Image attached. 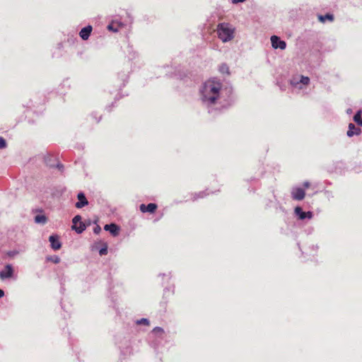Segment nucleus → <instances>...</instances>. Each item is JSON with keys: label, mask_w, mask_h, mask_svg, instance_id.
<instances>
[{"label": "nucleus", "mask_w": 362, "mask_h": 362, "mask_svg": "<svg viewBox=\"0 0 362 362\" xmlns=\"http://www.w3.org/2000/svg\"><path fill=\"white\" fill-rule=\"evenodd\" d=\"M62 167H63V165H61V164H58L57 165V168H59V169H61Z\"/></svg>", "instance_id": "33"}, {"label": "nucleus", "mask_w": 362, "mask_h": 362, "mask_svg": "<svg viewBox=\"0 0 362 362\" xmlns=\"http://www.w3.org/2000/svg\"><path fill=\"white\" fill-rule=\"evenodd\" d=\"M121 25H122V24H119L117 27H115V25H114V23H112L111 24L107 25V29L109 30H111L112 32L116 33V32H117L119 30V28L118 27H119Z\"/></svg>", "instance_id": "21"}, {"label": "nucleus", "mask_w": 362, "mask_h": 362, "mask_svg": "<svg viewBox=\"0 0 362 362\" xmlns=\"http://www.w3.org/2000/svg\"><path fill=\"white\" fill-rule=\"evenodd\" d=\"M271 43L272 46L274 49L279 48L281 50H284L286 49V43L285 41L281 40L278 36L276 35H272L271 37Z\"/></svg>", "instance_id": "4"}, {"label": "nucleus", "mask_w": 362, "mask_h": 362, "mask_svg": "<svg viewBox=\"0 0 362 362\" xmlns=\"http://www.w3.org/2000/svg\"><path fill=\"white\" fill-rule=\"evenodd\" d=\"M152 333L158 337L163 338V335L164 334V330L163 328L160 327H156L152 330Z\"/></svg>", "instance_id": "16"}, {"label": "nucleus", "mask_w": 362, "mask_h": 362, "mask_svg": "<svg viewBox=\"0 0 362 362\" xmlns=\"http://www.w3.org/2000/svg\"><path fill=\"white\" fill-rule=\"evenodd\" d=\"M200 98L206 106H211L223 101L230 104L233 90L230 87L224 86L221 81L211 78L204 82L200 88Z\"/></svg>", "instance_id": "1"}, {"label": "nucleus", "mask_w": 362, "mask_h": 362, "mask_svg": "<svg viewBox=\"0 0 362 362\" xmlns=\"http://www.w3.org/2000/svg\"><path fill=\"white\" fill-rule=\"evenodd\" d=\"M101 230V228L99 226H96L94 228H93V232L95 233V234H98Z\"/></svg>", "instance_id": "27"}, {"label": "nucleus", "mask_w": 362, "mask_h": 362, "mask_svg": "<svg viewBox=\"0 0 362 362\" xmlns=\"http://www.w3.org/2000/svg\"><path fill=\"white\" fill-rule=\"evenodd\" d=\"M204 196V192H200L198 195V198H203Z\"/></svg>", "instance_id": "30"}, {"label": "nucleus", "mask_w": 362, "mask_h": 362, "mask_svg": "<svg viewBox=\"0 0 362 362\" xmlns=\"http://www.w3.org/2000/svg\"><path fill=\"white\" fill-rule=\"evenodd\" d=\"M305 195V190L300 187H293L291 190V197L294 200H302Z\"/></svg>", "instance_id": "5"}, {"label": "nucleus", "mask_w": 362, "mask_h": 362, "mask_svg": "<svg viewBox=\"0 0 362 362\" xmlns=\"http://www.w3.org/2000/svg\"><path fill=\"white\" fill-rule=\"evenodd\" d=\"M313 216V214L311 211L305 212V218L311 219Z\"/></svg>", "instance_id": "26"}, {"label": "nucleus", "mask_w": 362, "mask_h": 362, "mask_svg": "<svg viewBox=\"0 0 362 362\" xmlns=\"http://www.w3.org/2000/svg\"><path fill=\"white\" fill-rule=\"evenodd\" d=\"M346 112H347V114H349V115L351 114V113H352V110H351V109H350V108H349V109H348V110H346Z\"/></svg>", "instance_id": "32"}, {"label": "nucleus", "mask_w": 362, "mask_h": 362, "mask_svg": "<svg viewBox=\"0 0 362 362\" xmlns=\"http://www.w3.org/2000/svg\"><path fill=\"white\" fill-rule=\"evenodd\" d=\"M13 269L11 264H6L3 270L0 272L1 279H10L13 276Z\"/></svg>", "instance_id": "6"}, {"label": "nucleus", "mask_w": 362, "mask_h": 362, "mask_svg": "<svg viewBox=\"0 0 362 362\" xmlns=\"http://www.w3.org/2000/svg\"><path fill=\"white\" fill-rule=\"evenodd\" d=\"M303 187L305 188H308L310 187V182L308 181H305L303 182Z\"/></svg>", "instance_id": "29"}, {"label": "nucleus", "mask_w": 362, "mask_h": 362, "mask_svg": "<svg viewBox=\"0 0 362 362\" xmlns=\"http://www.w3.org/2000/svg\"><path fill=\"white\" fill-rule=\"evenodd\" d=\"M361 133V129L356 127L353 123L349 124V129L347 131V136L351 137L354 135H358Z\"/></svg>", "instance_id": "11"}, {"label": "nucleus", "mask_w": 362, "mask_h": 362, "mask_svg": "<svg viewBox=\"0 0 362 362\" xmlns=\"http://www.w3.org/2000/svg\"><path fill=\"white\" fill-rule=\"evenodd\" d=\"M218 38L223 42H227L232 40L234 37L235 28L230 23H218L216 28Z\"/></svg>", "instance_id": "2"}, {"label": "nucleus", "mask_w": 362, "mask_h": 362, "mask_svg": "<svg viewBox=\"0 0 362 362\" xmlns=\"http://www.w3.org/2000/svg\"><path fill=\"white\" fill-rule=\"evenodd\" d=\"M49 241L50 242L51 247L53 250H57L61 248L62 245L59 240V237L57 235H50L49 238Z\"/></svg>", "instance_id": "8"}, {"label": "nucleus", "mask_w": 362, "mask_h": 362, "mask_svg": "<svg viewBox=\"0 0 362 362\" xmlns=\"http://www.w3.org/2000/svg\"><path fill=\"white\" fill-rule=\"evenodd\" d=\"M139 209L143 213L149 212L152 214L156 210L157 205L154 203H150L148 205L142 204L140 205Z\"/></svg>", "instance_id": "9"}, {"label": "nucleus", "mask_w": 362, "mask_h": 362, "mask_svg": "<svg viewBox=\"0 0 362 362\" xmlns=\"http://www.w3.org/2000/svg\"><path fill=\"white\" fill-rule=\"evenodd\" d=\"M91 31H92V27L90 25H88L81 29V30L79 33V35L83 40H88L90 35Z\"/></svg>", "instance_id": "12"}, {"label": "nucleus", "mask_w": 362, "mask_h": 362, "mask_svg": "<svg viewBox=\"0 0 362 362\" xmlns=\"http://www.w3.org/2000/svg\"><path fill=\"white\" fill-rule=\"evenodd\" d=\"M318 19L322 23H325L327 20H328L329 21H332L334 20V16L330 13H327L324 16L320 15L318 16Z\"/></svg>", "instance_id": "14"}, {"label": "nucleus", "mask_w": 362, "mask_h": 362, "mask_svg": "<svg viewBox=\"0 0 362 362\" xmlns=\"http://www.w3.org/2000/svg\"><path fill=\"white\" fill-rule=\"evenodd\" d=\"M219 71L223 74H228L229 73V68L226 64H223L219 67Z\"/></svg>", "instance_id": "20"}, {"label": "nucleus", "mask_w": 362, "mask_h": 362, "mask_svg": "<svg viewBox=\"0 0 362 362\" xmlns=\"http://www.w3.org/2000/svg\"><path fill=\"white\" fill-rule=\"evenodd\" d=\"M137 325H149V320L146 318H141L140 320H138L136 321Z\"/></svg>", "instance_id": "23"}, {"label": "nucleus", "mask_w": 362, "mask_h": 362, "mask_svg": "<svg viewBox=\"0 0 362 362\" xmlns=\"http://www.w3.org/2000/svg\"><path fill=\"white\" fill-rule=\"evenodd\" d=\"M294 212L300 220L305 219V212L303 211L301 207H300V206L296 207Z\"/></svg>", "instance_id": "13"}, {"label": "nucleus", "mask_w": 362, "mask_h": 362, "mask_svg": "<svg viewBox=\"0 0 362 362\" xmlns=\"http://www.w3.org/2000/svg\"><path fill=\"white\" fill-rule=\"evenodd\" d=\"M47 217L45 215H37L35 217V222L37 223L45 224L47 223Z\"/></svg>", "instance_id": "15"}, {"label": "nucleus", "mask_w": 362, "mask_h": 362, "mask_svg": "<svg viewBox=\"0 0 362 362\" xmlns=\"http://www.w3.org/2000/svg\"><path fill=\"white\" fill-rule=\"evenodd\" d=\"M362 111L359 110L354 115V120L358 124L362 126V119L361 118Z\"/></svg>", "instance_id": "17"}, {"label": "nucleus", "mask_w": 362, "mask_h": 362, "mask_svg": "<svg viewBox=\"0 0 362 362\" xmlns=\"http://www.w3.org/2000/svg\"><path fill=\"white\" fill-rule=\"evenodd\" d=\"M77 198L78 202H77L75 204V206L78 209H81L86 205H88V202L86 198L85 194L83 192H80L77 195Z\"/></svg>", "instance_id": "7"}, {"label": "nucleus", "mask_w": 362, "mask_h": 362, "mask_svg": "<svg viewBox=\"0 0 362 362\" xmlns=\"http://www.w3.org/2000/svg\"><path fill=\"white\" fill-rule=\"evenodd\" d=\"M81 217L79 215H76L74 217L72 222V229L74 230L77 233L80 234L86 229L85 224L81 221Z\"/></svg>", "instance_id": "3"}, {"label": "nucleus", "mask_w": 362, "mask_h": 362, "mask_svg": "<svg viewBox=\"0 0 362 362\" xmlns=\"http://www.w3.org/2000/svg\"><path fill=\"white\" fill-rule=\"evenodd\" d=\"M291 85L293 87L301 88L302 86L300 85V79L298 78L295 77L291 80Z\"/></svg>", "instance_id": "18"}, {"label": "nucleus", "mask_w": 362, "mask_h": 362, "mask_svg": "<svg viewBox=\"0 0 362 362\" xmlns=\"http://www.w3.org/2000/svg\"><path fill=\"white\" fill-rule=\"evenodd\" d=\"M52 261L54 263L57 264L60 262V258L56 256L52 259Z\"/></svg>", "instance_id": "28"}, {"label": "nucleus", "mask_w": 362, "mask_h": 362, "mask_svg": "<svg viewBox=\"0 0 362 362\" xmlns=\"http://www.w3.org/2000/svg\"><path fill=\"white\" fill-rule=\"evenodd\" d=\"M310 82V78L307 76H300V85H307Z\"/></svg>", "instance_id": "19"}, {"label": "nucleus", "mask_w": 362, "mask_h": 362, "mask_svg": "<svg viewBox=\"0 0 362 362\" xmlns=\"http://www.w3.org/2000/svg\"><path fill=\"white\" fill-rule=\"evenodd\" d=\"M18 253H19V252L18 250H10V251L7 252L6 255L10 257H13L16 255H17Z\"/></svg>", "instance_id": "24"}, {"label": "nucleus", "mask_w": 362, "mask_h": 362, "mask_svg": "<svg viewBox=\"0 0 362 362\" xmlns=\"http://www.w3.org/2000/svg\"><path fill=\"white\" fill-rule=\"evenodd\" d=\"M4 296V291L3 290H0V298H1Z\"/></svg>", "instance_id": "31"}, {"label": "nucleus", "mask_w": 362, "mask_h": 362, "mask_svg": "<svg viewBox=\"0 0 362 362\" xmlns=\"http://www.w3.org/2000/svg\"><path fill=\"white\" fill-rule=\"evenodd\" d=\"M104 229L110 231L113 236H117L119 231V228L115 223L106 224Z\"/></svg>", "instance_id": "10"}, {"label": "nucleus", "mask_w": 362, "mask_h": 362, "mask_svg": "<svg viewBox=\"0 0 362 362\" xmlns=\"http://www.w3.org/2000/svg\"><path fill=\"white\" fill-rule=\"evenodd\" d=\"M6 146V140L3 137H0V149L4 148Z\"/></svg>", "instance_id": "25"}, {"label": "nucleus", "mask_w": 362, "mask_h": 362, "mask_svg": "<svg viewBox=\"0 0 362 362\" xmlns=\"http://www.w3.org/2000/svg\"><path fill=\"white\" fill-rule=\"evenodd\" d=\"M99 254L100 255L103 256V255H105L107 254V245L106 243L104 244V246L103 247H102L100 250H99Z\"/></svg>", "instance_id": "22"}]
</instances>
